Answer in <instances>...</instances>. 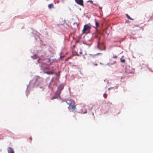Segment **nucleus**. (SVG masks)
I'll return each mask as SVG.
<instances>
[{"mask_svg":"<svg viewBox=\"0 0 153 153\" xmlns=\"http://www.w3.org/2000/svg\"><path fill=\"white\" fill-rule=\"evenodd\" d=\"M91 26V25L90 24L85 25L82 30V34L86 35L89 33Z\"/></svg>","mask_w":153,"mask_h":153,"instance_id":"nucleus-1","label":"nucleus"},{"mask_svg":"<svg viewBox=\"0 0 153 153\" xmlns=\"http://www.w3.org/2000/svg\"><path fill=\"white\" fill-rule=\"evenodd\" d=\"M64 88V85L62 84H60L59 86L58 90L54 97H52L51 100L56 98L59 96L61 92Z\"/></svg>","mask_w":153,"mask_h":153,"instance_id":"nucleus-2","label":"nucleus"},{"mask_svg":"<svg viewBox=\"0 0 153 153\" xmlns=\"http://www.w3.org/2000/svg\"><path fill=\"white\" fill-rule=\"evenodd\" d=\"M65 102L69 106H72L74 104H75V101L71 99H65Z\"/></svg>","mask_w":153,"mask_h":153,"instance_id":"nucleus-3","label":"nucleus"},{"mask_svg":"<svg viewBox=\"0 0 153 153\" xmlns=\"http://www.w3.org/2000/svg\"><path fill=\"white\" fill-rule=\"evenodd\" d=\"M76 3L79 5L83 6L84 4L83 0H75Z\"/></svg>","mask_w":153,"mask_h":153,"instance_id":"nucleus-4","label":"nucleus"},{"mask_svg":"<svg viewBox=\"0 0 153 153\" xmlns=\"http://www.w3.org/2000/svg\"><path fill=\"white\" fill-rule=\"evenodd\" d=\"M7 151L8 153H14V152L13 150L10 147H9L8 148Z\"/></svg>","mask_w":153,"mask_h":153,"instance_id":"nucleus-5","label":"nucleus"},{"mask_svg":"<svg viewBox=\"0 0 153 153\" xmlns=\"http://www.w3.org/2000/svg\"><path fill=\"white\" fill-rule=\"evenodd\" d=\"M54 70L48 71L45 72V73L48 74H51L53 73Z\"/></svg>","mask_w":153,"mask_h":153,"instance_id":"nucleus-6","label":"nucleus"},{"mask_svg":"<svg viewBox=\"0 0 153 153\" xmlns=\"http://www.w3.org/2000/svg\"><path fill=\"white\" fill-rule=\"evenodd\" d=\"M71 106H72V109L73 110L75 111H77V109L76 108L75 104H74V105H72Z\"/></svg>","mask_w":153,"mask_h":153,"instance_id":"nucleus-7","label":"nucleus"},{"mask_svg":"<svg viewBox=\"0 0 153 153\" xmlns=\"http://www.w3.org/2000/svg\"><path fill=\"white\" fill-rule=\"evenodd\" d=\"M76 55L77 56L79 55V54L80 55H81L82 53V51L80 49L79 50V52H78V51H77L76 53Z\"/></svg>","mask_w":153,"mask_h":153,"instance_id":"nucleus-8","label":"nucleus"},{"mask_svg":"<svg viewBox=\"0 0 153 153\" xmlns=\"http://www.w3.org/2000/svg\"><path fill=\"white\" fill-rule=\"evenodd\" d=\"M100 37H98V42H97V47L99 50H101V49H100V48L99 47V42H100L99 41L100 40Z\"/></svg>","mask_w":153,"mask_h":153,"instance_id":"nucleus-9","label":"nucleus"},{"mask_svg":"<svg viewBox=\"0 0 153 153\" xmlns=\"http://www.w3.org/2000/svg\"><path fill=\"white\" fill-rule=\"evenodd\" d=\"M48 7L49 9H51V8H53V5L52 4H51L48 5Z\"/></svg>","mask_w":153,"mask_h":153,"instance_id":"nucleus-10","label":"nucleus"},{"mask_svg":"<svg viewBox=\"0 0 153 153\" xmlns=\"http://www.w3.org/2000/svg\"><path fill=\"white\" fill-rule=\"evenodd\" d=\"M126 16L127 18L128 19H130L131 20H132L133 19H132L130 17V16L127 14H126Z\"/></svg>","mask_w":153,"mask_h":153,"instance_id":"nucleus-11","label":"nucleus"},{"mask_svg":"<svg viewBox=\"0 0 153 153\" xmlns=\"http://www.w3.org/2000/svg\"><path fill=\"white\" fill-rule=\"evenodd\" d=\"M95 25H96V27H97L99 25V23L96 20H95Z\"/></svg>","mask_w":153,"mask_h":153,"instance_id":"nucleus-12","label":"nucleus"},{"mask_svg":"<svg viewBox=\"0 0 153 153\" xmlns=\"http://www.w3.org/2000/svg\"><path fill=\"white\" fill-rule=\"evenodd\" d=\"M116 62L115 61L113 63H108L107 64V65H109V66H110V65H112L113 64H114Z\"/></svg>","mask_w":153,"mask_h":153,"instance_id":"nucleus-13","label":"nucleus"},{"mask_svg":"<svg viewBox=\"0 0 153 153\" xmlns=\"http://www.w3.org/2000/svg\"><path fill=\"white\" fill-rule=\"evenodd\" d=\"M105 104H110V105H111L112 104L111 102L109 101H108V102H107L106 101H105Z\"/></svg>","mask_w":153,"mask_h":153,"instance_id":"nucleus-14","label":"nucleus"},{"mask_svg":"<svg viewBox=\"0 0 153 153\" xmlns=\"http://www.w3.org/2000/svg\"><path fill=\"white\" fill-rule=\"evenodd\" d=\"M120 60H121V62H122L124 63L125 62V59H121Z\"/></svg>","mask_w":153,"mask_h":153,"instance_id":"nucleus-15","label":"nucleus"},{"mask_svg":"<svg viewBox=\"0 0 153 153\" xmlns=\"http://www.w3.org/2000/svg\"><path fill=\"white\" fill-rule=\"evenodd\" d=\"M98 34L97 33H96L94 35V37L97 38V37H98Z\"/></svg>","mask_w":153,"mask_h":153,"instance_id":"nucleus-16","label":"nucleus"},{"mask_svg":"<svg viewBox=\"0 0 153 153\" xmlns=\"http://www.w3.org/2000/svg\"><path fill=\"white\" fill-rule=\"evenodd\" d=\"M113 58L116 59L117 58V56H114L113 57Z\"/></svg>","mask_w":153,"mask_h":153,"instance_id":"nucleus-17","label":"nucleus"},{"mask_svg":"<svg viewBox=\"0 0 153 153\" xmlns=\"http://www.w3.org/2000/svg\"><path fill=\"white\" fill-rule=\"evenodd\" d=\"M88 1L90 2L91 3H92L93 2V1L91 0H89Z\"/></svg>","mask_w":153,"mask_h":153,"instance_id":"nucleus-18","label":"nucleus"},{"mask_svg":"<svg viewBox=\"0 0 153 153\" xmlns=\"http://www.w3.org/2000/svg\"><path fill=\"white\" fill-rule=\"evenodd\" d=\"M103 96L105 98H106L107 96V95H106L105 94H104Z\"/></svg>","mask_w":153,"mask_h":153,"instance_id":"nucleus-19","label":"nucleus"},{"mask_svg":"<svg viewBox=\"0 0 153 153\" xmlns=\"http://www.w3.org/2000/svg\"><path fill=\"white\" fill-rule=\"evenodd\" d=\"M30 139L31 140L32 139V137H30Z\"/></svg>","mask_w":153,"mask_h":153,"instance_id":"nucleus-20","label":"nucleus"},{"mask_svg":"<svg viewBox=\"0 0 153 153\" xmlns=\"http://www.w3.org/2000/svg\"><path fill=\"white\" fill-rule=\"evenodd\" d=\"M99 7L100 9H102V7H101L99 6Z\"/></svg>","mask_w":153,"mask_h":153,"instance_id":"nucleus-21","label":"nucleus"},{"mask_svg":"<svg viewBox=\"0 0 153 153\" xmlns=\"http://www.w3.org/2000/svg\"><path fill=\"white\" fill-rule=\"evenodd\" d=\"M94 4V5H96V6H97V5L96 4Z\"/></svg>","mask_w":153,"mask_h":153,"instance_id":"nucleus-22","label":"nucleus"},{"mask_svg":"<svg viewBox=\"0 0 153 153\" xmlns=\"http://www.w3.org/2000/svg\"><path fill=\"white\" fill-rule=\"evenodd\" d=\"M100 54V53H97V54H96V55H99V54Z\"/></svg>","mask_w":153,"mask_h":153,"instance_id":"nucleus-23","label":"nucleus"},{"mask_svg":"<svg viewBox=\"0 0 153 153\" xmlns=\"http://www.w3.org/2000/svg\"><path fill=\"white\" fill-rule=\"evenodd\" d=\"M95 65H97V64H95Z\"/></svg>","mask_w":153,"mask_h":153,"instance_id":"nucleus-24","label":"nucleus"},{"mask_svg":"<svg viewBox=\"0 0 153 153\" xmlns=\"http://www.w3.org/2000/svg\"><path fill=\"white\" fill-rule=\"evenodd\" d=\"M62 57H63V56H62V57H61V58H62Z\"/></svg>","mask_w":153,"mask_h":153,"instance_id":"nucleus-25","label":"nucleus"},{"mask_svg":"<svg viewBox=\"0 0 153 153\" xmlns=\"http://www.w3.org/2000/svg\"><path fill=\"white\" fill-rule=\"evenodd\" d=\"M62 57H63V56H62V57H61V58H62Z\"/></svg>","mask_w":153,"mask_h":153,"instance_id":"nucleus-26","label":"nucleus"}]
</instances>
